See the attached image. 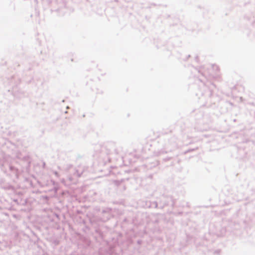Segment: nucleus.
I'll return each mask as SVG.
<instances>
[{"mask_svg":"<svg viewBox=\"0 0 255 255\" xmlns=\"http://www.w3.org/2000/svg\"><path fill=\"white\" fill-rule=\"evenodd\" d=\"M79 117L80 118H84L85 117V115L84 114H81L80 115Z\"/></svg>","mask_w":255,"mask_h":255,"instance_id":"f257e3e1","label":"nucleus"}]
</instances>
